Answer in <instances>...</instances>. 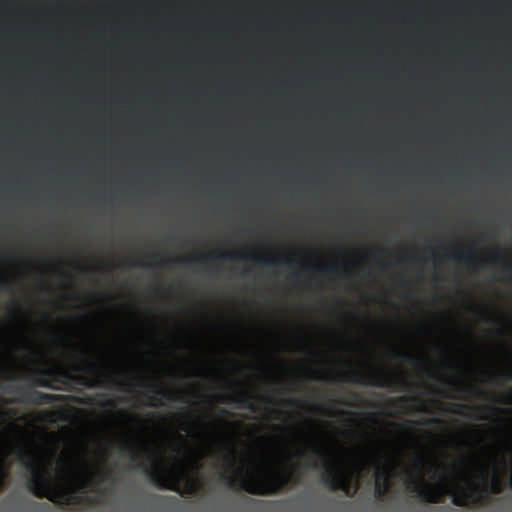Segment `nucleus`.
<instances>
[{
	"mask_svg": "<svg viewBox=\"0 0 512 512\" xmlns=\"http://www.w3.org/2000/svg\"><path fill=\"white\" fill-rule=\"evenodd\" d=\"M203 459H204V455L202 453L195 452V453L190 455L189 462L191 463L193 468L198 470V469H200L202 467Z\"/></svg>",
	"mask_w": 512,
	"mask_h": 512,
	"instance_id": "obj_21",
	"label": "nucleus"
},
{
	"mask_svg": "<svg viewBox=\"0 0 512 512\" xmlns=\"http://www.w3.org/2000/svg\"><path fill=\"white\" fill-rule=\"evenodd\" d=\"M297 458L298 460H301L303 459L304 457H306V454L303 452V450L299 449V448H296L292 454L291 457H288L287 460H291V458Z\"/></svg>",
	"mask_w": 512,
	"mask_h": 512,
	"instance_id": "obj_25",
	"label": "nucleus"
},
{
	"mask_svg": "<svg viewBox=\"0 0 512 512\" xmlns=\"http://www.w3.org/2000/svg\"><path fill=\"white\" fill-rule=\"evenodd\" d=\"M313 377L316 378V379H320V372L319 371H316V370H310Z\"/></svg>",
	"mask_w": 512,
	"mask_h": 512,
	"instance_id": "obj_33",
	"label": "nucleus"
},
{
	"mask_svg": "<svg viewBox=\"0 0 512 512\" xmlns=\"http://www.w3.org/2000/svg\"><path fill=\"white\" fill-rule=\"evenodd\" d=\"M80 462H81L82 466L84 467V469L87 471V465H86L85 460L80 459Z\"/></svg>",
	"mask_w": 512,
	"mask_h": 512,
	"instance_id": "obj_43",
	"label": "nucleus"
},
{
	"mask_svg": "<svg viewBox=\"0 0 512 512\" xmlns=\"http://www.w3.org/2000/svg\"><path fill=\"white\" fill-rule=\"evenodd\" d=\"M478 497L473 493V490L462 489L459 494L452 497V504L455 506L463 507L469 503H477Z\"/></svg>",
	"mask_w": 512,
	"mask_h": 512,
	"instance_id": "obj_13",
	"label": "nucleus"
},
{
	"mask_svg": "<svg viewBox=\"0 0 512 512\" xmlns=\"http://www.w3.org/2000/svg\"><path fill=\"white\" fill-rule=\"evenodd\" d=\"M462 408H466V409H472V407L470 406H467V405H461Z\"/></svg>",
	"mask_w": 512,
	"mask_h": 512,
	"instance_id": "obj_45",
	"label": "nucleus"
},
{
	"mask_svg": "<svg viewBox=\"0 0 512 512\" xmlns=\"http://www.w3.org/2000/svg\"><path fill=\"white\" fill-rule=\"evenodd\" d=\"M406 261L409 262V263H415V262H418V259L415 258V257H408L406 259Z\"/></svg>",
	"mask_w": 512,
	"mask_h": 512,
	"instance_id": "obj_37",
	"label": "nucleus"
},
{
	"mask_svg": "<svg viewBox=\"0 0 512 512\" xmlns=\"http://www.w3.org/2000/svg\"><path fill=\"white\" fill-rule=\"evenodd\" d=\"M0 290L11 291L12 290L11 283L6 279H1L0 280Z\"/></svg>",
	"mask_w": 512,
	"mask_h": 512,
	"instance_id": "obj_26",
	"label": "nucleus"
},
{
	"mask_svg": "<svg viewBox=\"0 0 512 512\" xmlns=\"http://www.w3.org/2000/svg\"><path fill=\"white\" fill-rule=\"evenodd\" d=\"M416 401L417 398H409L407 396H400L398 398H392V399H389V403L392 405V406H397L399 403H408L410 401Z\"/></svg>",
	"mask_w": 512,
	"mask_h": 512,
	"instance_id": "obj_23",
	"label": "nucleus"
},
{
	"mask_svg": "<svg viewBox=\"0 0 512 512\" xmlns=\"http://www.w3.org/2000/svg\"><path fill=\"white\" fill-rule=\"evenodd\" d=\"M243 260L253 261L261 266H275L278 264V261L275 257L272 256H261L257 254H243L241 255Z\"/></svg>",
	"mask_w": 512,
	"mask_h": 512,
	"instance_id": "obj_16",
	"label": "nucleus"
},
{
	"mask_svg": "<svg viewBox=\"0 0 512 512\" xmlns=\"http://www.w3.org/2000/svg\"><path fill=\"white\" fill-rule=\"evenodd\" d=\"M107 477H108V474L106 476H102L101 481H105L107 479Z\"/></svg>",
	"mask_w": 512,
	"mask_h": 512,
	"instance_id": "obj_46",
	"label": "nucleus"
},
{
	"mask_svg": "<svg viewBox=\"0 0 512 512\" xmlns=\"http://www.w3.org/2000/svg\"><path fill=\"white\" fill-rule=\"evenodd\" d=\"M177 437L180 439V440H183V437L181 435H177Z\"/></svg>",
	"mask_w": 512,
	"mask_h": 512,
	"instance_id": "obj_49",
	"label": "nucleus"
},
{
	"mask_svg": "<svg viewBox=\"0 0 512 512\" xmlns=\"http://www.w3.org/2000/svg\"><path fill=\"white\" fill-rule=\"evenodd\" d=\"M341 414H347V415H352L353 412L352 411H345V410H342L340 411Z\"/></svg>",
	"mask_w": 512,
	"mask_h": 512,
	"instance_id": "obj_41",
	"label": "nucleus"
},
{
	"mask_svg": "<svg viewBox=\"0 0 512 512\" xmlns=\"http://www.w3.org/2000/svg\"><path fill=\"white\" fill-rule=\"evenodd\" d=\"M10 464L5 457L0 455V493L4 490L9 477Z\"/></svg>",
	"mask_w": 512,
	"mask_h": 512,
	"instance_id": "obj_17",
	"label": "nucleus"
},
{
	"mask_svg": "<svg viewBox=\"0 0 512 512\" xmlns=\"http://www.w3.org/2000/svg\"><path fill=\"white\" fill-rule=\"evenodd\" d=\"M449 258L458 263L465 264L468 267L473 266L477 260V256L473 250H469L467 253H452L449 255Z\"/></svg>",
	"mask_w": 512,
	"mask_h": 512,
	"instance_id": "obj_15",
	"label": "nucleus"
},
{
	"mask_svg": "<svg viewBox=\"0 0 512 512\" xmlns=\"http://www.w3.org/2000/svg\"><path fill=\"white\" fill-rule=\"evenodd\" d=\"M146 396L149 399V401L145 403L146 406H157V404L152 401L154 398L151 394L147 393Z\"/></svg>",
	"mask_w": 512,
	"mask_h": 512,
	"instance_id": "obj_31",
	"label": "nucleus"
},
{
	"mask_svg": "<svg viewBox=\"0 0 512 512\" xmlns=\"http://www.w3.org/2000/svg\"><path fill=\"white\" fill-rule=\"evenodd\" d=\"M97 403L103 407L113 406L114 402L106 394L99 393L95 397Z\"/></svg>",
	"mask_w": 512,
	"mask_h": 512,
	"instance_id": "obj_22",
	"label": "nucleus"
},
{
	"mask_svg": "<svg viewBox=\"0 0 512 512\" xmlns=\"http://www.w3.org/2000/svg\"><path fill=\"white\" fill-rule=\"evenodd\" d=\"M288 404H297L300 407H312V405L306 401H290L287 400Z\"/></svg>",
	"mask_w": 512,
	"mask_h": 512,
	"instance_id": "obj_28",
	"label": "nucleus"
},
{
	"mask_svg": "<svg viewBox=\"0 0 512 512\" xmlns=\"http://www.w3.org/2000/svg\"><path fill=\"white\" fill-rule=\"evenodd\" d=\"M195 491V488L193 486H191L189 489H187L186 493L187 494H193Z\"/></svg>",
	"mask_w": 512,
	"mask_h": 512,
	"instance_id": "obj_40",
	"label": "nucleus"
},
{
	"mask_svg": "<svg viewBox=\"0 0 512 512\" xmlns=\"http://www.w3.org/2000/svg\"><path fill=\"white\" fill-rule=\"evenodd\" d=\"M489 488L491 493L500 494L504 490V482L497 474H494L492 476Z\"/></svg>",
	"mask_w": 512,
	"mask_h": 512,
	"instance_id": "obj_20",
	"label": "nucleus"
},
{
	"mask_svg": "<svg viewBox=\"0 0 512 512\" xmlns=\"http://www.w3.org/2000/svg\"><path fill=\"white\" fill-rule=\"evenodd\" d=\"M473 409L478 412V414L474 416V418L478 419V420H487L491 416H496L497 419H500L499 415L502 412H504V410H502L498 407L489 406V405H478V406L473 407Z\"/></svg>",
	"mask_w": 512,
	"mask_h": 512,
	"instance_id": "obj_14",
	"label": "nucleus"
},
{
	"mask_svg": "<svg viewBox=\"0 0 512 512\" xmlns=\"http://www.w3.org/2000/svg\"><path fill=\"white\" fill-rule=\"evenodd\" d=\"M145 387L147 388V390L157 393V394H160L168 400L174 401L177 399L175 391L168 389V388H164L158 384L148 385Z\"/></svg>",
	"mask_w": 512,
	"mask_h": 512,
	"instance_id": "obj_18",
	"label": "nucleus"
},
{
	"mask_svg": "<svg viewBox=\"0 0 512 512\" xmlns=\"http://www.w3.org/2000/svg\"><path fill=\"white\" fill-rule=\"evenodd\" d=\"M506 379L512 380V374H508Z\"/></svg>",
	"mask_w": 512,
	"mask_h": 512,
	"instance_id": "obj_47",
	"label": "nucleus"
},
{
	"mask_svg": "<svg viewBox=\"0 0 512 512\" xmlns=\"http://www.w3.org/2000/svg\"><path fill=\"white\" fill-rule=\"evenodd\" d=\"M426 457L420 453L414 460V466L418 469L416 476H409L408 489L417 494L419 499L426 503H444L445 495L450 492L445 484L432 485L428 483L422 473L426 464Z\"/></svg>",
	"mask_w": 512,
	"mask_h": 512,
	"instance_id": "obj_4",
	"label": "nucleus"
},
{
	"mask_svg": "<svg viewBox=\"0 0 512 512\" xmlns=\"http://www.w3.org/2000/svg\"><path fill=\"white\" fill-rule=\"evenodd\" d=\"M144 451H145L147 456L150 455V451H149V448L147 447V445H144Z\"/></svg>",
	"mask_w": 512,
	"mask_h": 512,
	"instance_id": "obj_42",
	"label": "nucleus"
},
{
	"mask_svg": "<svg viewBox=\"0 0 512 512\" xmlns=\"http://www.w3.org/2000/svg\"><path fill=\"white\" fill-rule=\"evenodd\" d=\"M374 375L376 379L374 381H361L360 372L353 371L348 375V381L355 384H364L375 386L379 388H387L392 391H411L414 386L413 383L409 382L405 376L393 377L383 371H375Z\"/></svg>",
	"mask_w": 512,
	"mask_h": 512,
	"instance_id": "obj_6",
	"label": "nucleus"
},
{
	"mask_svg": "<svg viewBox=\"0 0 512 512\" xmlns=\"http://www.w3.org/2000/svg\"><path fill=\"white\" fill-rule=\"evenodd\" d=\"M371 463L376 468L375 497L383 499L390 491L389 479L393 468L391 466H381L378 459L371 460Z\"/></svg>",
	"mask_w": 512,
	"mask_h": 512,
	"instance_id": "obj_10",
	"label": "nucleus"
},
{
	"mask_svg": "<svg viewBox=\"0 0 512 512\" xmlns=\"http://www.w3.org/2000/svg\"><path fill=\"white\" fill-rule=\"evenodd\" d=\"M82 363L83 366L76 365L74 370L94 376L93 380H89L84 376H74L66 370L43 367L35 371L33 385L57 390L59 388L55 383H66V380H74L89 388L104 387L119 391H123L126 386L131 385L129 381L123 378V371L113 369L102 370L95 361H91L88 358H83Z\"/></svg>",
	"mask_w": 512,
	"mask_h": 512,
	"instance_id": "obj_2",
	"label": "nucleus"
},
{
	"mask_svg": "<svg viewBox=\"0 0 512 512\" xmlns=\"http://www.w3.org/2000/svg\"><path fill=\"white\" fill-rule=\"evenodd\" d=\"M392 356L394 358H401L403 361L407 362V363H410L412 364L413 366H415L416 368H422L424 370V372L431 378H435L439 381H442L443 384L445 386H447L448 388L450 389H453V390H461L462 389V385L455 379L453 378H443L442 376H440L439 374L435 373L429 366H427L425 363H424V360L422 358H418V357H414L412 356L411 354H408V353H402V352H399L398 350L396 349H393V354Z\"/></svg>",
	"mask_w": 512,
	"mask_h": 512,
	"instance_id": "obj_8",
	"label": "nucleus"
},
{
	"mask_svg": "<svg viewBox=\"0 0 512 512\" xmlns=\"http://www.w3.org/2000/svg\"><path fill=\"white\" fill-rule=\"evenodd\" d=\"M220 413L223 415V416H228L230 414V412L224 408L220 409Z\"/></svg>",
	"mask_w": 512,
	"mask_h": 512,
	"instance_id": "obj_38",
	"label": "nucleus"
},
{
	"mask_svg": "<svg viewBox=\"0 0 512 512\" xmlns=\"http://www.w3.org/2000/svg\"><path fill=\"white\" fill-rule=\"evenodd\" d=\"M17 458L24 463L28 471L27 488L37 498H47L54 503H69L66 493L53 488L52 480L48 471L41 468L35 453L30 448H21L17 452Z\"/></svg>",
	"mask_w": 512,
	"mask_h": 512,
	"instance_id": "obj_3",
	"label": "nucleus"
},
{
	"mask_svg": "<svg viewBox=\"0 0 512 512\" xmlns=\"http://www.w3.org/2000/svg\"><path fill=\"white\" fill-rule=\"evenodd\" d=\"M156 289L157 290H162V288L160 286H156Z\"/></svg>",
	"mask_w": 512,
	"mask_h": 512,
	"instance_id": "obj_50",
	"label": "nucleus"
},
{
	"mask_svg": "<svg viewBox=\"0 0 512 512\" xmlns=\"http://www.w3.org/2000/svg\"><path fill=\"white\" fill-rule=\"evenodd\" d=\"M221 403H236L241 408L256 411L252 397L242 389H236L233 393H226L219 398Z\"/></svg>",
	"mask_w": 512,
	"mask_h": 512,
	"instance_id": "obj_12",
	"label": "nucleus"
},
{
	"mask_svg": "<svg viewBox=\"0 0 512 512\" xmlns=\"http://www.w3.org/2000/svg\"><path fill=\"white\" fill-rule=\"evenodd\" d=\"M511 395H506L505 397H503L501 400H499V402L501 403H509V399H510Z\"/></svg>",
	"mask_w": 512,
	"mask_h": 512,
	"instance_id": "obj_34",
	"label": "nucleus"
},
{
	"mask_svg": "<svg viewBox=\"0 0 512 512\" xmlns=\"http://www.w3.org/2000/svg\"><path fill=\"white\" fill-rule=\"evenodd\" d=\"M316 454L325 468V472L322 475L324 484L331 491L341 490L347 496H352L351 485L344 469L337 463L328 460L322 452L317 451Z\"/></svg>",
	"mask_w": 512,
	"mask_h": 512,
	"instance_id": "obj_5",
	"label": "nucleus"
},
{
	"mask_svg": "<svg viewBox=\"0 0 512 512\" xmlns=\"http://www.w3.org/2000/svg\"><path fill=\"white\" fill-rule=\"evenodd\" d=\"M136 266H145V264L143 262H137L135 263Z\"/></svg>",
	"mask_w": 512,
	"mask_h": 512,
	"instance_id": "obj_44",
	"label": "nucleus"
},
{
	"mask_svg": "<svg viewBox=\"0 0 512 512\" xmlns=\"http://www.w3.org/2000/svg\"><path fill=\"white\" fill-rule=\"evenodd\" d=\"M427 425L441 426L444 424L443 420L439 418H432L426 422Z\"/></svg>",
	"mask_w": 512,
	"mask_h": 512,
	"instance_id": "obj_27",
	"label": "nucleus"
},
{
	"mask_svg": "<svg viewBox=\"0 0 512 512\" xmlns=\"http://www.w3.org/2000/svg\"><path fill=\"white\" fill-rule=\"evenodd\" d=\"M153 257L156 260H161L159 263L161 267H168L171 262H173L177 265H182V264L189 263L192 261H209V260L222 261V260H236V258H237V256L235 254L225 253V252H221L216 256L206 254V255H202L201 257H198V258H183V259L176 258L173 261L164 260L162 255H160V254H155Z\"/></svg>",
	"mask_w": 512,
	"mask_h": 512,
	"instance_id": "obj_11",
	"label": "nucleus"
},
{
	"mask_svg": "<svg viewBox=\"0 0 512 512\" xmlns=\"http://www.w3.org/2000/svg\"><path fill=\"white\" fill-rule=\"evenodd\" d=\"M237 457L236 448L229 444L228 452L223 455L227 467L219 471L218 480L230 489H241L252 495H273L298 483L291 470L262 477L246 470L243 464L236 467Z\"/></svg>",
	"mask_w": 512,
	"mask_h": 512,
	"instance_id": "obj_1",
	"label": "nucleus"
},
{
	"mask_svg": "<svg viewBox=\"0 0 512 512\" xmlns=\"http://www.w3.org/2000/svg\"><path fill=\"white\" fill-rule=\"evenodd\" d=\"M284 263L288 264L289 266H293L295 264V262L291 259H288V258H285L284 260Z\"/></svg>",
	"mask_w": 512,
	"mask_h": 512,
	"instance_id": "obj_36",
	"label": "nucleus"
},
{
	"mask_svg": "<svg viewBox=\"0 0 512 512\" xmlns=\"http://www.w3.org/2000/svg\"><path fill=\"white\" fill-rule=\"evenodd\" d=\"M317 408L321 411L322 414H324V415H331L330 410H328L327 408H325L323 406H317Z\"/></svg>",
	"mask_w": 512,
	"mask_h": 512,
	"instance_id": "obj_32",
	"label": "nucleus"
},
{
	"mask_svg": "<svg viewBox=\"0 0 512 512\" xmlns=\"http://www.w3.org/2000/svg\"><path fill=\"white\" fill-rule=\"evenodd\" d=\"M488 260L493 263H500L503 267L512 268V263L506 264L499 255H494V256L490 257Z\"/></svg>",
	"mask_w": 512,
	"mask_h": 512,
	"instance_id": "obj_24",
	"label": "nucleus"
},
{
	"mask_svg": "<svg viewBox=\"0 0 512 512\" xmlns=\"http://www.w3.org/2000/svg\"><path fill=\"white\" fill-rule=\"evenodd\" d=\"M59 342H60L61 344H65V343H66L63 339H60V340H59Z\"/></svg>",
	"mask_w": 512,
	"mask_h": 512,
	"instance_id": "obj_48",
	"label": "nucleus"
},
{
	"mask_svg": "<svg viewBox=\"0 0 512 512\" xmlns=\"http://www.w3.org/2000/svg\"><path fill=\"white\" fill-rule=\"evenodd\" d=\"M310 467H311V468H318V467H319V463H318V461H313V462L310 464Z\"/></svg>",
	"mask_w": 512,
	"mask_h": 512,
	"instance_id": "obj_39",
	"label": "nucleus"
},
{
	"mask_svg": "<svg viewBox=\"0 0 512 512\" xmlns=\"http://www.w3.org/2000/svg\"><path fill=\"white\" fill-rule=\"evenodd\" d=\"M143 467L151 482L159 489L170 490L180 493V486L175 473L166 469L156 459H151V465L139 463L137 468Z\"/></svg>",
	"mask_w": 512,
	"mask_h": 512,
	"instance_id": "obj_7",
	"label": "nucleus"
},
{
	"mask_svg": "<svg viewBox=\"0 0 512 512\" xmlns=\"http://www.w3.org/2000/svg\"><path fill=\"white\" fill-rule=\"evenodd\" d=\"M19 394L21 403L33 405H52L65 399L64 395L48 394L35 389L19 388Z\"/></svg>",
	"mask_w": 512,
	"mask_h": 512,
	"instance_id": "obj_9",
	"label": "nucleus"
},
{
	"mask_svg": "<svg viewBox=\"0 0 512 512\" xmlns=\"http://www.w3.org/2000/svg\"><path fill=\"white\" fill-rule=\"evenodd\" d=\"M130 453V457L132 461H135L137 459V452L134 446H127L126 447Z\"/></svg>",
	"mask_w": 512,
	"mask_h": 512,
	"instance_id": "obj_29",
	"label": "nucleus"
},
{
	"mask_svg": "<svg viewBox=\"0 0 512 512\" xmlns=\"http://www.w3.org/2000/svg\"><path fill=\"white\" fill-rule=\"evenodd\" d=\"M337 265H316V266H311V265H307V264H302V268L305 270V271H310L312 269H315L318 273L322 274V275H329L333 272H335L337 270Z\"/></svg>",
	"mask_w": 512,
	"mask_h": 512,
	"instance_id": "obj_19",
	"label": "nucleus"
},
{
	"mask_svg": "<svg viewBox=\"0 0 512 512\" xmlns=\"http://www.w3.org/2000/svg\"><path fill=\"white\" fill-rule=\"evenodd\" d=\"M61 461L63 462V464L69 469L71 470V463L70 461L66 460V459H61Z\"/></svg>",
	"mask_w": 512,
	"mask_h": 512,
	"instance_id": "obj_35",
	"label": "nucleus"
},
{
	"mask_svg": "<svg viewBox=\"0 0 512 512\" xmlns=\"http://www.w3.org/2000/svg\"><path fill=\"white\" fill-rule=\"evenodd\" d=\"M14 307H15V314H16V317L18 319L22 318V311H21V308L20 306L17 304V303H13Z\"/></svg>",
	"mask_w": 512,
	"mask_h": 512,
	"instance_id": "obj_30",
	"label": "nucleus"
}]
</instances>
